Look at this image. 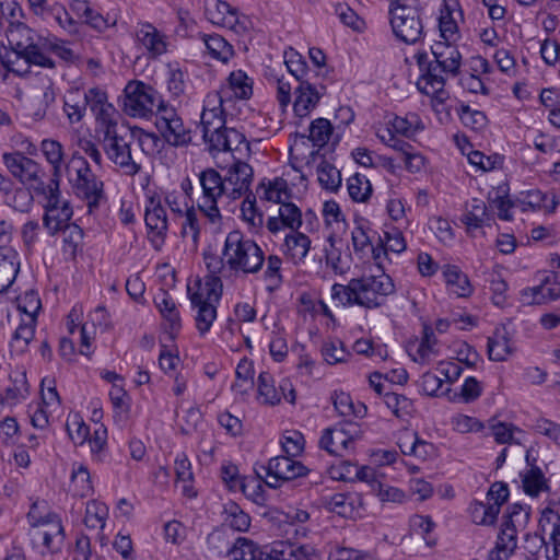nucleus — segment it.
<instances>
[{
	"instance_id": "obj_1",
	"label": "nucleus",
	"mask_w": 560,
	"mask_h": 560,
	"mask_svg": "<svg viewBox=\"0 0 560 560\" xmlns=\"http://www.w3.org/2000/svg\"><path fill=\"white\" fill-rule=\"evenodd\" d=\"M203 260L208 276L229 277L232 273H257L265 261L262 249L241 231L230 232L224 242L222 255L205 252Z\"/></svg>"
},
{
	"instance_id": "obj_2",
	"label": "nucleus",
	"mask_w": 560,
	"mask_h": 560,
	"mask_svg": "<svg viewBox=\"0 0 560 560\" xmlns=\"http://www.w3.org/2000/svg\"><path fill=\"white\" fill-rule=\"evenodd\" d=\"M431 52L433 59H430L425 51L415 56L421 72L418 88L427 95L435 94L436 98L443 101L446 94L444 90L446 80L459 74L462 54L452 43L442 42L431 46Z\"/></svg>"
},
{
	"instance_id": "obj_3",
	"label": "nucleus",
	"mask_w": 560,
	"mask_h": 560,
	"mask_svg": "<svg viewBox=\"0 0 560 560\" xmlns=\"http://www.w3.org/2000/svg\"><path fill=\"white\" fill-rule=\"evenodd\" d=\"M394 293V281L385 272L378 276L353 278L347 284L335 283L331 288L332 299L342 305H359L365 308L384 305L386 298Z\"/></svg>"
},
{
	"instance_id": "obj_4",
	"label": "nucleus",
	"mask_w": 560,
	"mask_h": 560,
	"mask_svg": "<svg viewBox=\"0 0 560 560\" xmlns=\"http://www.w3.org/2000/svg\"><path fill=\"white\" fill-rule=\"evenodd\" d=\"M229 555L233 560H320V555L311 545L276 541L259 547L245 537L236 539L229 549Z\"/></svg>"
},
{
	"instance_id": "obj_5",
	"label": "nucleus",
	"mask_w": 560,
	"mask_h": 560,
	"mask_svg": "<svg viewBox=\"0 0 560 560\" xmlns=\"http://www.w3.org/2000/svg\"><path fill=\"white\" fill-rule=\"evenodd\" d=\"M222 281L217 276L197 279L194 285H187V294L191 307L196 310V328L201 336L206 335L217 318V305L222 296Z\"/></svg>"
},
{
	"instance_id": "obj_6",
	"label": "nucleus",
	"mask_w": 560,
	"mask_h": 560,
	"mask_svg": "<svg viewBox=\"0 0 560 560\" xmlns=\"http://www.w3.org/2000/svg\"><path fill=\"white\" fill-rule=\"evenodd\" d=\"M423 9L419 0H393L389 4L390 26L394 35L408 45L424 37Z\"/></svg>"
},
{
	"instance_id": "obj_7",
	"label": "nucleus",
	"mask_w": 560,
	"mask_h": 560,
	"mask_svg": "<svg viewBox=\"0 0 560 560\" xmlns=\"http://www.w3.org/2000/svg\"><path fill=\"white\" fill-rule=\"evenodd\" d=\"M66 170L70 175L74 172L75 177L71 178L74 194L86 202L89 212L92 213L106 200L104 183L92 172L88 161L79 152L72 154Z\"/></svg>"
},
{
	"instance_id": "obj_8",
	"label": "nucleus",
	"mask_w": 560,
	"mask_h": 560,
	"mask_svg": "<svg viewBox=\"0 0 560 560\" xmlns=\"http://www.w3.org/2000/svg\"><path fill=\"white\" fill-rule=\"evenodd\" d=\"M122 109L130 117L148 118L156 115L167 102L153 86L133 80L124 89Z\"/></svg>"
},
{
	"instance_id": "obj_9",
	"label": "nucleus",
	"mask_w": 560,
	"mask_h": 560,
	"mask_svg": "<svg viewBox=\"0 0 560 560\" xmlns=\"http://www.w3.org/2000/svg\"><path fill=\"white\" fill-rule=\"evenodd\" d=\"M133 135H128L127 131L122 135L118 129L117 122H109L103 128V150L108 160L127 176H135L141 171V165L135 161L131 154L130 144Z\"/></svg>"
},
{
	"instance_id": "obj_10",
	"label": "nucleus",
	"mask_w": 560,
	"mask_h": 560,
	"mask_svg": "<svg viewBox=\"0 0 560 560\" xmlns=\"http://www.w3.org/2000/svg\"><path fill=\"white\" fill-rule=\"evenodd\" d=\"M201 196L197 201L198 210L212 223L221 222L222 215L219 209V201L228 197L226 187L222 175L214 168L202 170L199 175Z\"/></svg>"
},
{
	"instance_id": "obj_11",
	"label": "nucleus",
	"mask_w": 560,
	"mask_h": 560,
	"mask_svg": "<svg viewBox=\"0 0 560 560\" xmlns=\"http://www.w3.org/2000/svg\"><path fill=\"white\" fill-rule=\"evenodd\" d=\"M37 195L44 198L43 225L49 235L54 236L70 223L73 215L72 207L61 197L59 183L56 179H49L45 190Z\"/></svg>"
},
{
	"instance_id": "obj_12",
	"label": "nucleus",
	"mask_w": 560,
	"mask_h": 560,
	"mask_svg": "<svg viewBox=\"0 0 560 560\" xmlns=\"http://www.w3.org/2000/svg\"><path fill=\"white\" fill-rule=\"evenodd\" d=\"M362 435L359 423L345 420L323 431L319 447L330 455L343 457L354 450V443Z\"/></svg>"
},
{
	"instance_id": "obj_13",
	"label": "nucleus",
	"mask_w": 560,
	"mask_h": 560,
	"mask_svg": "<svg viewBox=\"0 0 560 560\" xmlns=\"http://www.w3.org/2000/svg\"><path fill=\"white\" fill-rule=\"evenodd\" d=\"M2 160L9 172L22 184L28 185L36 195L44 191L47 183L40 165L21 152L4 153Z\"/></svg>"
},
{
	"instance_id": "obj_14",
	"label": "nucleus",
	"mask_w": 560,
	"mask_h": 560,
	"mask_svg": "<svg viewBox=\"0 0 560 560\" xmlns=\"http://www.w3.org/2000/svg\"><path fill=\"white\" fill-rule=\"evenodd\" d=\"M154 124L163 139L173 147L187 145L191 141L190 130L168 103L156 112Z\"/></svg>"
},
{
	"instance_id": "obj_15",
	"label": "nucleus",
	"mask_w": 560,
	"mask_h": 560,
	"mask_svg": "<svg viewBox=\"0 0 560 560\" xmlns=\"http://www.w3.org/2000/svg\"><path fill=\"white\" fill-rule=\"evenodd\" d=\"M261 468L266 472L267 486L275 489L284 482L305 477L311 471L305 465L289 455L272 457L268 465Z\"/></svg>"
},
{
	"instance_id": "obj_16",
	"label": "nucleus",
	"mask_w": 560,
	"mask_h": 560,
	"mask_svg": "<svg viewBox=\"0 0 560 560\" xmlns=\"http://www.w3.org/2000/svg\"><path fill=\"white\" fill-rule=\"evenodd\" d=\"M253 167L249 164L242 160H235V162L225 170V174L222 175L228 191V198L235 200L247 194L253 182Z\"/></svg>"
},
{
	"instance_id": "obj_17",
	"label": "nucleus",
	"mask_w": 560,
	"mask_h": 560,
	"mask_svg": "<svg viewBox=\"0 0 560 560\" xmlns=\"http://www.w3.org/2000/svg\"><path fill=\"white\" fill-rule=\"evenodd\" d=\"M210 148L218 151H231L234 160H242L250 153L249 142L245 136L234 128L224 127L208 141Z\"/></svg>"
},
{
	"instance_id": "obj_18",
	"label": "nucleus",
	"mask_w": 560,
	"mask_h": 560,
	"mask_svg": "<svg viewBox=\"0 0 560 560\" xmlns=\"http://www.w3.org/2000/svg\"><path fill=\"white\" fill-rule=\"evenodd\" d=\"M144 221L149 233L153 234L152 242L158 241L160 244L164 243L168 230V219L166 208L160 196H151L148 198Z\"/></svg>"
},
{
	"instance_id": "obj_19",
	"label": "nucleus",
	"mask_w": 560,
	"mask_h": 560,
	"mask_svg": "<svg viewBox=\"0 0 560 560\" xmlns=\"http://www.w3.org/2000/svg\"><path fill=\"white\" fill-rule=\"evenodd\" d=\"M136 36L150 58H158L167 51V36L151 23H140Z\"/></svg>"
},
{
	"instance_id": "obj_20",
	"label": "nucleus",
	"mask_w": 560,
	"mask_h": 560,
	"mask_svg": "<svg viewBox=\"0 0 560 560\" xmlns=\"http://www.w3.org/2000/svg\"><path fill=\"white\" fill-rule=\"evenodd\" d=\"M324 93L325 86L322 85L318 90L310 81H302L295 88L294 114L300 118L307 117L317 106Z\"/></svg>"
},
{
	"instance_id": "obj_21",
	"label": "nucleus",
	"mask_w": 560,
	"mask_h": 560,
	"mask_svg": "<svg viewBox=\"0 0 560 560\" xmlns=\"http://www.w3.org/2000/svg\"><path fill=\"white\" fill-rule=\"evenodd\" d=\"M85 104L95 115L97 120L102 121L103 128L109 122H116L112 116L115 113L114 106L108 103L107 93L100 88H91L83 93Z\"/></svg>"
},
{
	"instance_id": "obj_22",
	"label": "nucleus",
	"mask_w": 560,
	"mask_h": 560,
	"mask_svg": "<svg viewBox=\"0 0 560 560\" xmlns=\"http://www.w3.org/2000/svg\"><path fill=\"white\" fill-rule=\"evenodd\" d=\"M539 529L542 534L550 530L549 542L552 545V552L546 547L547 560H559L560 557V515L552 509H545L539 518Z\"/></svg>"
},
{
	"instance_id": "obj_23",
	"label": "nucleus",
	"mask_w": 560,
	"mask_h": 560,
	"mask_svg": "<svg viewBox=\"0 0 560 560\" xmlns=\"http://www.w3.org/2000/svg\"><path fill=\"white\" fill-rule=\"evenodd\" d=\"M517 547V530L515 524L502 523L497 542L489 551V560H508Z\"/></svg>"
},
{
	"instance_id": "obj_24",
	"label": "nucleus",
	"mask_w": 560,
	"mask_h": 560,
	"mask_svg": "<svg viewBox=\"0 0 560 560\" xmlns=\"http://www.w3.org/2000/svg\"><path fill=\"white\" fill-rule=\"evenodd\" d=\"M20 271L19 254L12 247L0 248V294L14 282Z\"/></svg>"
},
{
	"instance_id": "obj_25",
	"label": "nucleus",
	"mask_w": 560,
	"mask_h": 560,
	"mask_svg": "<svg viewBox=\"0 0 560 560\" xmlns=\"http://www.w3.org/2000/svg\"><path fill=\"white\" fill-rule=\"evenodd\" d=\"M514 350V343L505 327L497 328L493 335L488 338L487 352L491 361H505Z\"/></svg>"
},
{
	"instance_id": "obj_26",
	"label": "nucleus",
	"mask_w": 560,
	"mask_h": 560,
	"mask_svg": "<svg viewBox=\"0 0 560 560\" xmlns=\"http://www.w3.org/2000/svg\"><path fill=\"white\" fill-rule=\"evenodd\" d=\"M8 42L13 49L22 54L27 48H34V44L40 40L39 35L24 23L10 22Z\"/></svg>"
},
{
	"instance_id": "obj_27",
	"label": "nucleus",
	"mask_w": 560,
	"mask_h": 560,
	"mask_svg": "<svg viewBox=\"0 0 560 560\" xmlns=\"http://www.w3.org/2000/svg\"><path fill=\"white\" fill-rule=\"evenodd\" d=\"M443 277L448 291L457 298H468L472 293V287L468 276L455 265H445Z\"/></svg>"
},
{
	"instance_id": "obj_28",
	"label": "nucleus",
	"mask_w": 560,
	"mask_h": 560,
	"mask_svg": "<svg viewBox=\"0 0 560 560\" xmlns=\"http://www.w3.org/2000/svg\"><path fill=\"white\" fill-rule=\"evenodd\" d=\"M490 220L491 218L485 201L478 198L471 199L470 203L467 205L466 212L460 219L469 234L486 224L489 225Z\"/></svg>"
},
{
	"instance_id": "obj_29",
	"label": "nucleus",
	"mask_w": 560,
	"mask_h": 560,
	"mask_svg": "<svg viewBox=\"0 0 560 560\" xmlns=\"http://www.w3.org/2000/svg\"><path fill=\"white\" fill-rule=\"evenodd\" d=\"M284 254L289 257L294 264L301 262L307 256V253L311 247V240L303 233L293 231L288 234L284 238Z\"/></svg>"
},
{
	"instance_id": "obj_30",
	"label": "nucleus",
	"mask_w": 560,
	"mask_h": 560,
	"mask_svg": "<svg viewBox=\"0 0 560 560\" xmlns=\"http://www.w3.org/2000/svg\"><path fill=\"white\" fill-rule=\"evenodd\" d=\"M207 14L211 23L231 30L234 28L238 22L237 9L222 0H218L213 9H208Z\"/></svg>"
},
{
	"instance_id": "obj_31",
	"label": "nucleus",
	"mask_w": 560,
	"mask_h": 560,
	"mask_svg": "<svg viewBox=\"0 0 560 560\" xmlns=\"http://www.w3.org/2000/svg\"><path fill=\"white\" fill-rule=\"evenodd\" d=\"M357 504L362 505L358 493H335L326 502L329 511L342 517H351Z\"/></svg>"
},
{
	"instance_id": "obj_32",
	"label": "nucleus",
	"mask_w": 560,
	"mask_h": 560,
	"mask_svg": "<svg viewBox=\"0 0 560 560\" xmlns=\"http://www.w3.org/2000/svg\"><path fill=\"white\" fill-rule=\"evenodd\" d=\"M11 385L5 389L7 402L16 405L26 399L30 394V386L24 370H15L10 376Z\"/></svg>"
},
{
	"instance_id": "obj_33",
	"label": "nucleus",
	"mask_w": 560,
	"mask_h": 560,
	"mask_svg": "<svg viewBox=\"0 0 560 560\" xmlns=\"http://www.w3.org/2000/svg\"><path fill=\"white\" fill-rule=\"evenodd\" d=\"M86 107L83 93L80 89H71L67 92L63 102V112L71 124L82 120L85 115Z\"/></svg>"
},
{
	"instance_id": "obj_34",
	"label": "nucleus",
	"mask_w": 560,
	"mask_h": 560,
	"mask_svg": "<svg viewBox=\"0 0 560 560\" xmlns=\"http://www.w3.org/2000/svg\"><path fill=\"white\" fill-rule=\"evenodd\" d=\"M34 535L42 539L43 546L47 549L48 552L58 553L62 550L66 539L62 523L56 524L55 522L52 527L37 529L35 530Z\"/></svg>"
},
{
	"instance_id": "obj_35",
	"label": "nucleus",
	"mask_w": 560,
	"mask_h": 560,
	"mask_svg": "<svg viewBox=\"0 0 560 560\" xmlns=\"http://www.w3.org/2000/svg\"><path fill=\"white\" fill-rule=\"evenodd\" d=\"M223 526L236 532H246L250 526V517L235 502H228L223 509Z\"/></svg>"
},
{
	"instance_id": "obj_36",
	"label": "nucleus",
	"mask_w": 560,
	"mask_h": 560,
	"mask_svg": "<svg viewBox=\"0 0 560 560\" xmlns=\"http://www.w3.org/2000/svg\"><path fill=\"white\" fill-rule=\"evenodd\" d=\"M40 148L47 162L52 166V174L49 179H56L57 183H59L63 161V149L61 143L56 140L45 139L42 141Z\"/></svg>"
},
{
	"instance_id": "obj_37",
	"label": "nucleus",
	"mask_w": 560,
	"mask_h": 560,
	"mask_svg": "<svg viewBox=\"0 0 560 560\" xmlns=\"http://www.w3.org/2000/svg\"><path fill=\"white\" fill-rule=\"evenodd\" d=\"M254 374L253 363L246 358L242 359L236 366V380L232 385V390L240 396L247 395L254 386Z\"/></svg>"
},
{
	"instance_id": "obj_38",
	"label": "nucleus",
	"mask_w": 560,
	"mask_h": 560,
	"mask_svg": "<svg viewBox=\"0 0 560 560\" xmlns=\"http://www.w3.org/2000/svg\"><path fill=\"white\" fill-rule=\"evenodd\" d=\"M523 489L530 497H538L540 492L549 490L547 479L537 465H532L521 475Z\"/></svg>"
},
{
	"instance_id": "obj_39",
	"label": "nucleus",
	"mask_w": 560,
	"mask_h": 560,
	"mask_svg": "<svg viewBox=\"0 0 560 560\" xmlns=\"http://www.w3.org/2000/svg\"><path fill=\"white\" fill-rule=\"evenodd\" d=\"M226 94L232 92L238 100H249L253 95V81L243 70L230 73L228 78Z\"/></svg>"
},
{
	"instance_id": "obj_40",
	"label": "nucleus",
	"mask_w": 560,
	"mask_h": 560,
	"mask_svg": "<svg viewBox=\"0 0 560 560\" xmlns=\"http://www.w3.org/2000/svg\"><path fill=\"white\" fill-rule=\"evenodd\" d=\"M221 478L230 490H240L247 497L252 495L247 492L249 483H257L254 479L248 480V478L241 476L237 466L231 463L222 465Z\"/></svg>"
},
{
	"instance_id": "obj_41",
	"label": "nucleus",
	"mask_w": 560,
	"mask_h": 560,
	"mask_svg": "<svg viewBox=\"0 0 560 560\" xmlns=\"http://www.w3.org/2000/svg\"><path fill=\"white\" fill-rule=\"evenodd\" d=\"M201 125L203 139L208 142L225 127L224 109H202Z\"/></svg>"
},
{
	"instance_id": "obj_42",
	"label": "nucleus",
	"mask_w": 560,
	"mask_h": 560,
	"mask_svg": "<svg viewBox=\"0 0 560 560\" xmlns=\"http://www.w3.org/2000/svg\"><path fill=\"white\" fill-rule=\"evenodd\" d=\"M202 39L208 54L217 60L228 62L234 54L232 45H230L221 35H203Z\"/></svg>"
},
{
	"instance_id": "obj_43",
	"label": "nucleus",
	"mask_w": 560,
	"mask_h": 560,
	"mask_svg": "<svg viewBox=\"0 0 560 560\" xmlns=\"http://www.w3.org/2000/svg\"><path fill=\"white\" fill-rule=\"evenodd\" d=\"M332 404L338 415L345 418L353 416L354 418L361 419L366 415L365 405L358 404L355 406L350 395L343 392H336L334 394Z\"/></svg>"
},
{
	"instance_id": "obj_44",
	"label": "nucleus",
	"mask_w": 560,
	"mask_h": 560,
	"mask_svg": "<svg viewBox=\"0 0 560 560\" xmlns=\"http://www.w3.org/2000/svg\"><path fill=\"white\" fill-rule=\"evenodd\" d=\"M258 394L259 398L266 405L275 406L282 399V394L275 385L273 376L268 372H261L258 376Z\"/></svg>"
},
{
	"instance_id": "obj_45",
	"label": "nucleus",
	"mask_w": 560,
	"mask_h": 560,
	"mask_svg": "<svg viewBox=\"0 0 560 560\" xmlns=\"http://www.w3.org/2000/svg\"><path fill=\"white\" fill-rule=\"evenodd\" d=\"M348 192L355 202H366L373 191L372 184L366 176L355 173L347 183Z\"/></svg>"
},
{
	"instance_id": "obj_46",
	"label": "nucleus",
	"mask_w": 560,
	"mask_h": 560,
	"mask_svg": "<svg viewBox=\"0 0 560 560\" xmlns=\"http://www.w3.org/2000/svg\"><path fill=\"white\" fill-rule=\"evenodd\" d=\"M35 325V318L30 317L27 322H22L18 326L11 339V348L14 351L23 353L26 350L28 343L34 338Z\"/></svg>"
},
{
	"instance_id": "obj_47",
	"label": "nucleus",
	"mask_w": 560,
	"mask_h": 560,
	"mask_svg": "<svg viewBox=\"0 0 560 560\" xmlns=\"http://www.w3.org/2000/svg\"><path fill=\"white\" fill-rule=\"evenodd\" d=\"M108 517V508L106 504L92 500L88 502L85 509L84 524L88 528L103 529Z\"/></svg>"
},
{
	"instance_id": "obj_48",
	"label": "nucleus",
	"mask_w": 560,
	"mask_h": 560,
	"mask_svg": "<svg viewBox=\"0 0 560 560\" xmlns=\"http://www.w3.org/2000/svg\"><path fill=\"white\" fill-rule=\"evenodd\" d=\"M332 131L334 128L328 119L317 118L310 125L308 139L312 141L314 147L320 149L328 143Z\"/></svg>"
},
{
	"instance_id": "obj_49",
	"label": "nucleus",
	"mask_w": 560,
	"mask_h": 560,
	"mask_svg": "<svg viewBox=\"0 0 560 560\" xmlns=\"http://www.w3.org/2000/svg\"><path fill=\"white\" fill-rule=\"evenodd\" d=\"M71 486L75 495L86 498L93 493V486L88 467L79 465L71 474Z\"/></svg>"
},
{
	"instance_id": "obj_50",
	"label": "nucleus",
	"mask_w": 560,
	"mask_h": 560,
	"mask_svg": "<svg viewBox=\"0 0 560 560\" xmlns=\"http://www.w3.org/2000/svg\"><path fill=\"white\" fill-rule=\"evenodd\" d=\"M317 176L322 187L327 190L336 191L341 185L340 172L325 160L317 166Z\"/></svg>"
},
{
	"instance_id": "obj_51",
	"label": "nucleus",
	"mask_w": 560,
	"mask_h": 560,
	"mask_svg": "<svg viewBox=\"0 0 560 560\" xmlns=\"http://www.w3.org/2000/svg\"><path fill=\"white\" fill-rule=\"evenodd\" d=\"M46 18H51L61 28L69 34L79 32L78 22L69 14L67 9L60 3H54L47 9Z\"/></svg>"
},
{
	"instance_id": "obj_52",
	"label": "nucleus",
	"mask_w": 560,
	"mask_h": 560,
	"mask_svg": "<svg viewBox=\"0 0 560 560\" xmlns=\"http://www.w3.org/2000/svg\"><path fill=\"white\" fill-rule=\"evenodd\" d=\"M472 522L478 525H493L498 518V504L476 502L470 508Z\"/></svg>"
},
{
	"instance_id": "obj_53",
	"label": "nucleus",
	"mask_w": 560,
	"mask_h": 560,
	"mask_svg": "<svg viewBox=\"0 0 560 560\" xmlns=\"http://www.w3.org/2000/svg\"><path fill=\"white\" fill-rule=\"evenodd\" d=\"M384 402L397 418H405L413 412V402L404 395L385 393Z\"/></svg>"
},
{
	"instance_id": "obj_54",
	"label": "nucleus",
	"mask_w": 560,
	"mask_h": 560,
	"mask_svg": "<svg viewBox=\"0 0 560 560\" xmlns=\"http://www.w3.org/2000/svg\"><path fill=\"white\" fill-rule=\"evenodd\" d=\"M460 121L465 127H469L472 130H481L486 127L488 119L483 112L471 109L468 105L462 104L457 109Z\"/></svg>"
},
{
	"instance_id": "obj_55",
	"label": "nucleus",
	"mask_w": 560,
	"mask_h": 560,
	"mask_svg": "<svg viewBox=\"0 0 560 560\" xmlns=\"http://www.w3.org/2000/svg\"><path fill=\"white\" fill-rule=\"evenodd\" d=\"M439 30L440 36L444 39L442 43H452L455 40L458 26L447 4H445L444 9L441 11Z\"/></svg>"
},
{
	"instance_id": "obj_56",
	"label": "nucleus",
	"mask_w": 560,
	"mask_h": 560,
	"mask_svg": "<svg viewBox=\"0 0 560 560\" xmlns=\"http://www.w3.org/2000/svg\"><path fill=\"white\" fill-rule=\"evenodd\" d=\"M40 396H42V404L40 406H44L45 408H49L50 411H56L60 405V396L56 388V382L54 378L45 377L42 380L40 383Z\"/></svg>"
},
{
	"instance_id": "obj_57",
	"label": "nucleus",
	"mask_w": 560,
	"mask_h": 560,
	"mask_svg": "<svg viewBox=\"0 0 560 560\" xmlns=\"http://www.w3.org/2000/svg\"><path fill=\"white\" fill-rule=\"evenodd\" d=\"M66 429L69 438L77 445H82L90 436V428L79 415H74L67 421Z\"/></svg>"
},
{
	"instance_id": "obj_58",
	"label": "nucleus",
	"mask_w": 560,
	"mask_h": 560,
	"mask_svg": "<svg viewBox=\"0 0 560 560\" xmlns=\"http://www.w3.org/2000/svg\"><path fill=\"white\" fill-rule=\"evenodd\" d=\"M482 388L475 377H467L462 386L460 393L450 396L451 401L471 402L480 397Z\"/></svg>"
},
{
	"instance_id": "obj_59",
	"label": "nucleus",
	"mask_w": 560,
	"mask_h": 560,
	"mask_svg": "<svg viewBox=\"0 0 560 560\" xmlns=\"http://www.w3.org/2000/svg\"><path fill=\"white\" fill-rule=\"evenodd\" d=\"M304 443L303 434L295 430L287 431L281 440L283 452L291 457H296L303 452Z\"/></svg>"
},
{
	"instance_id": "obj_60",
	"label": "nucleus",
	"mask_w": 560,
	"mask_h": 560,
	"mask_svg": "<svg viewBox=\"0 0 560 560\" xmlns=\"http://www.w3.org/2000/svg\"><path fill=\"white\" fill-rule=\"evenodd\" d=\"M279 215L282 224L292 231H296L302 225V212L292 202L282 203L279 208Z\"/></svg>"
},
{
	"instance_id": "obj_61",
	"label": "nucleus",
	"mask_w": 560,
	"mask_h": 560,
	"mask_svg": "<svg viewBox=\"0 0 560 560\" xmlns=\"http://www.w3.org/2000/svg\"><path fill=\"white\" fill-rule=\"evenodd\" d=\"M188 74L178 67H170L167 89L174 97L183 95L187 88Z\"/></svg>"
},
{
	"instance_id": "obj_62",
	"label": "nucleus",
	"mask_w": 560,
	"mask_h": 560,
	"mask_svg": "<svg viewBox=\"0 0 560 560\" xmlns=\"http://www.w3.org/2000/svg\"><path fill=\"white\" fill-rule=\"evenodd\" d=\"M184 221L182 223V236L190 237L192 243L196 245L200 236V225L197 218V213L194 207L186 209Z\"/></svg>"
},
{
	"instance_id": "obj_63",
	"label": "nucleus",
	"mask_w": 560,
	"mask_h": 560,
	"mask_svg": "<svg viewBox=\"0 0 560 560\" xmlns=\"http://www.w3.org/2000/svg\"><path fill=\"white\" fill-rule=\"evenodd\" d=\"M260 187L264 188V198L266 200L280 203V206L284 203L282 196L288 197V184L285 179L277 177L272 182H269L268 186L261 184Z\"/></svg>"
},
{
	"instance_id": "obj_64",
	"label": "nucleus",
	"mask_w": 560,
	"mask_h": 560,
	"mask_svg": "<svg viewBox=\"0 0 560 560\" xmlns=\"http://www.w3.org/2000/svg\"><path fill=\"white\" fill-rule=\"evenodd\" d=\"M334 11L343 25L351 27L354 31H360L361 24L363 22L360 20L355 11L351 9L347 3H335Z\"/></svg>"
}]
</instances>
